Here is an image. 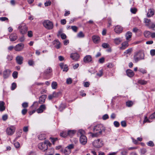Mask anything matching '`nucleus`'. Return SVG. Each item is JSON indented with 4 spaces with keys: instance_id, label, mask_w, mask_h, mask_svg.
Instances as JSON below:
<instances>
[{
    "instance_id": "56",
    "label": "nucleus",
    "mask_w": 155,
    "mask_h": 155,
    "mask_svg": "<svg viewBox=\"0 0 155 155\" xmlns=\"http://www.w3.org/2000/svg\"><path fill=\"white\" fill-rule=\"evenodd\" d=\"M61 38L62 39H64L66 38V36L65 34L64 33H61Z\"/></svg>"
},
{
    "instance_id": "58",
    "label": "nucleus",
    "mask_w": 155,
    "mask_h": 155,
    "mask_svg": "<svg viewBox=\"0 0 155 155\" xmlns=\"http://www.w3.org/2000/svg\"><path fill=\"white\" fill-rule=\"evenodd\" d=\"M51 2L50 1H47L45 3V6H48L51 5Z\"/></svg>"
},
{
    "instance_id": "60",
    "label": "nucleus",
    "mask_w": 155,
    "mask_h": 155,
    "mask_svg": "<svg viewBox=\"0 0 155 155\" xmlns=\"http://www.w3.org/2000/svg\"><path fill=\"white\" fill-rule=\"evenodd\" d=\"M114 126L116 127H119L120 125L119 123L117 121H114Z\"/></svg>"
},
{
    "instance_id": "54",
    "label": "nucleus",
    "mask_w": 155,
    "mask_h": 155,
    "mask_svg": "<svg viewBox=\"0 0 155 155\" xmlns=\"http://www.w3.org/2000/svg\"><path fill=\"white\" fill-rule=\"evenodd\" d=\"M147 145L151 147H153L154 146V143H153V142L151 141H149L147 143Z\"/></svg>"
},
{
    "instance_id": "17",
    "label": "nucleus",
    "mask_w": 155,
    "mask_h": 155,
    "mask_svg": "<svg viewBox=\"0 0 155 155\" xmlns=\"http://www.w3.org/2000/svg\"><path fill=\"white\" fill-rule=\"evenodd\" d=\"M11 71L9 70L6 69L3 71V75L4 78H8L10 73Z\"/></svg>"
},
{
    "instance_id": "26",
    "label": "nucleus",
    "mask_w": 155,
    "mask_h": 155,
    "mask_svg": "<svg viewBox=\"0 0 155 155\" xmlns=\"http://www.w3.org/2000/svg\"><path fill=\"white\" fill-rule=\"evenodd\" d=\"M122 41V39L121 38H116L114 39V42L117 45L119 44Z\"/></svg>"
},
{
    "instance_id": "55",
    "label": "nucleus",
    "mask_w": 155,
    "mask_h": 155,
    "mask_svg": "<svg viewBox=\"0 0 155 155\" xmlns=\"http://www.w3.org/2000/svg\"><path fill=\"white\" fill-rule=\"evenodd\" d=\"M141 153L142 154H144L146 152V149L143 148L140 149Z\"/></svg>"
},
{
    "instance_id": "62",
    "label": "nucleus",
    "mask_w": 155,
    "mask_h": 155,
    "mask_svg": "<svg viewBox=\"0 0 155 155\" xmlns=\"http://www.w3.org/2000/svg\"><path fill=\"white\" fill-rule=\"evenodd\" d=\"M121 126L124 127H125L126 126V121H122L121 122Z\"/></svg>"
},
{
    "instance_id": "37",
    "label": "nucleus",
    "mask_w": 155,
    "mask_h": 155,
    "mask_svg": "<svg viewBox=\"0 0 155 155\" xmlns=\"http://www.w3.org/2000/svg\"><path fill=\"white\" fill-rule=\"evenodd\" d=\"M102 47L104 48H108L110 47L109 45L107 43H104L102 44Z\"/></svg>"
},
{
    "instance_id": "43",
    "label": "nucleus",
    "mask_w": 155,
    "mask_h": 155,
    "mask_svg": "<svg viewBox=\"0 0 155 155\" xmlns=\"http://www.w3.org/2000/svg\"><path fill=\"white\" fill-rule=\"evenodd\" d=\"M123 151L121 152V155H127L128 153V151L127 150H125V149H123Z\"/></svg>"
},
{
    "instance_id": "29",
    "label": "nucleus",
    "mask_w": 155,
    "mask_h": 155,
    "mask_svg": "<svg viewBox=\"0 0 155 155\" xmlns=\"http://www.w3.org/2000/svg\"><path fill=\"white\" fill-rule=\"evenodd\" d=\"M138 83L141 85H143L147 84V81L144 80L140 79L138 80Z\"/></svg>"
},
{
    "instance_id": "28",
    "label": "nucleus",
    "mask_w": 155,
    "mask_h": 155,
    "mask_svg": "<svg viewBox=\"0 0 155 155\" xmlns=\"http://www.w3.org/2000/svg\"><path fill=\"white\" fill-rule=\"evenodd\" d=\"M76 132V131L75 130H69L68 132V136L70 137H71Z\"/></svg>"
},
{
    "instance_id": "36",
    "label": "nucleus",
    "mask_w": 155,
    "mask_h": 155,
    "mask_svg": "<svg viewBox=\"0 0 155 155\" xmlns=\"http://www.w3.org/2000/svg\"><path fill=\"white\" fill-rule=\"evenodd\" d=\"M57 86V83L56 82H53L51 84V87L53 89H56Z\"/></svg>"
},
{
    "instance_id": "33",
    "label": "nucleus",
    "mask_w": 155,
    "mask_h": 155,
    "mask_svg": "<svg viewBox=\"0 0 155 155\" xmlns=\"http://www.w3.org/2000/svg\"><path fill=\"white\" fill-rule=\"evenodd\" d=\"M150 34L151 33L149 31H146L144 32V36L147 38H149Z\"/></svg>"
},
{
    "instance_id": "64",
    "label": "nucleus",
    "mask_w": 155,
    "mask_h": 155,
    "mask_svg": "<svg viewBox=\"0 0 155 155\" xmlns=\"http://www.w3.org/2000/svg\"><path fill=\"white\" fill-rule=\"evenodd\" d=\"M150 53L152 56H153L155 55V50L152 49L150 51Z\"/></svg>"
},
{
    "instance_id": "15",
    "label": "nucleus",
    "mask_w": 155,
    "mask_h": 155,
    "mask_svg": "<svg viewBox=\"0 0 155 155\" xmlns=\"http://www.w3.org/2000/svg\"><path fill=\"white\" fill-rule=\"evenodd\" d=\"M23 57L21 56H18L16 57V60L17 63L19 64H21L23 63Z\"/></svg>"
},
{
    "instance_id": "7",
    "label": "nucleus",
    "mask_w": 155,
    "mask_h": 155,
    "mask_svg": "<svg viewBox=\"0 0 155 155\" xmlns=\"http://www.w3.org/2000/svg\"><path fill=\"white\" fill-rule=\"evenodd\" d=\"M24 48V45L22 43L18 44L14 47L15 50L17 51H22Z\"/></svg>"
},
{
    "instance_id": "59",
    "label": "nucleus",
    "mask_w": 155,
    "mask_h": 155,
    "mask_svg": "<svg viewBox=\"0 0 155 155\" xmlns=\"http://www.w3.org/2000/svg\"><path fill=\"white\" fill-rule=\"evenodd\" d=\"M66 147L69 149L71 150V149H73L74 148V145L73 144H71Z\"/></svg>"
},
{
    "instance_id": "48",
    "label": "nucleus",
    "mask_w": 155,
    "mask_h": 155,
    "mask_svg": "<svg viewBox=\"0 0 155 155\" xmlns=\"http://www.w3.org/2000/svg\"><path fill=\"white\" fill-rule=\"evenodd\" d=\"M138 70L143 74H145L147 73L145 69L142 68H139Z\"/></svg>"
},
{
    "instance_id": "4",
    "label": "nucleus",
    "mask_w": 155,
    "mask_h": 155,
    "mask_svg": "<svg viewBox=\"0 0 155 155\" xmlns=\"http://www.w3.org/2000/svg\"><path fill=\"white\" fill-rule=\"evenodd\" d=\"M42 23L43 26L47 29H51L53 28V23L49 20H44Z\"/></svg>"
},
{
    "instance_id": "8",
    "label": "nucleus",
    "mask_w": 155,
    "mask_h": 155,
    "mask_svg": "<svg viewBox=\"0 0 155 155\" xmlns=\"http://www.w3.org/2000/svg\"><path fill=\"white\" fill-rule=\"evenodd\" d=\"M15 128L13 126H11L7 129L6 133L8 135H12L14 133Z\"/></svg>"
},
{
    "instance_id": "41",
    "label": "nucleus",
    "mask_w": 155,
    "mask_h": 155,
    "mask_svg": "<svg viewBox=\"0 0 155 155\" xmlns=\"http://www.w3.org/2000/svg\"><path fill=\"white\" fill-rule=\"evenodd\" d=\"M52 71V69L50 68H49L45 71V73L46 74H48L51 73Z\"/></svg>"
},
{
    "instance_id": "31",
    "label": "nucleus",
    "mask_w": 155,
    "mask_h": 155,
    "mask_svg": "<svg viewBox=\"0 0 155 155\" xmlns=\"http://www.w3.org/2000/svg\"><path fill=\"white\" fill-rule=\"evenodd\" d=\"M133 51L132 48H129L126 50L124 52V55L126 54H130Z\"/></svg>"
},
{
    "instance_id": "20",
    "label": "nucleus",
    "mask_w": 155,
    "mask_h": 155,
    "mask_svg": "<svg viewBox=\"0 0 155 155\" xmlns=\"http://www.w3.org/2000/svg\"><path fill=\"white\" fill-rule=\"evenodd\" d=\"M132 36V33L130 31H128L127 33H126L125 36L126 37V39L128 41L130 40V38H131Z\"/></svg>"
},
{
    "instance_id": "32",
    "label": "nucleus",
    "mask_w": 155,
    "mask_h": 155,
    "mask_svg": "<svg viewBox=\"0 0 155 155\" xmlns=\"http://www.w3.org/2000/svg\"><path fill=\"white\" fill-rule=\"evenodd\" d=\"M54 149H51V150H48L45 153V155H53L54 154Z\"/></svg>"
},
{
    "instance_id": "22",
    "label": "nucleus",
    "mask_w": 155,
    "mask_h": 155,
    "mask_svg": "<svg viewBox=\"0 0 155 155\" xmlns=\"http://www.w3.org/2000/svg\"><path fill=\"white\" fill-rule=\"evenodd\" d=\"M92 40L95 43H97L100 40V37L97 35H94L92 36Z\"/></svg>"
},
{
    "instance_id": "61",
    "label": "nucleus",
    "mask_w": 155,
    "mask_h": 155,
    "mask_svg": "<svg viewBox=\"0 0 155 155\" xmlns=\"http://www.w3.org/2000/svg\"><path fill=\"white\" fill-rule=\"evenodd\" d=\"M15 146L16 148H18L20 147V144L18 142H16L14 143Z\"/></svg>"
},
{
    "instance_id": "24",
    "label": "nucleus",
    "mask_w": 155,
    "mask_h": 155,
    "mask_svg": "<svg viewBox=\"0 0 155 155\" xmlns=\"http://www.w3.org/2000/svg\"><path fill=\"white\" fill-rule=\"evenodd\" d=\"M5 103L3 101H0V111H2L5 110Z\"/></svg>"
},
{
    "instance_id": "3",
    "label": "nucleus",
    "mask_w": 155,
    "mask_h": 155,
    "mask_svg": "<svg viewBox=\"0 0 155 155\" xmlns=\"http://www.w3.org/2000/svg\"><path fill=\"white\" fill-rule=\"evenodd\" d=\"M144 54L142 52H138L136 53L134 56V59L135 62L137 63L139 61L144 59Z\"/></svg>"
},
{
    "instance_id": "49",
    "label": "nucleus",
    "mask_w": 155,
    "mask_h": 155,
    "mask_svg": "<svg viewBox=\"0 0 155 155\" xmlns=\"http://www.w3.org/2000/svg\"><path fill=\"white\" fill-rule=\"evenodd\" d=\"M65 107V106L64 105V104H61L59 107V110H60L61 111L62 110H63L64 109Z\"/></svg>"
},
{
    "instance_id": "50",
    "label": "nucleus",
    "mask_w": 155,
    "mask_h": 155,
    "mask_svg": "<svg viewBox=\"0 0 155 155\" xmlns=\"http://www.w3.org/2000/svg\"><path fill=\"white\" fill-rule=\"evenodd\" d=\"M59 94L60 92H54L52 94L53 96L54 97H58Z\"/></svg>"
},
{
    "instance_id": "42",
    "label": "nucleus",
    "mask_w": 155,
    "mask_h": 155,
    "mask_svg": "<svg viewBox=\"0 0 155 155\" xmlns=\"http://www.w3.org/2000/svg\"><path fill=\"white\" fill-rule=\"evenodd\" d=\"M126 104L127 106L128 107H130L133 104V103L132 101H128L126 102Z\"/></svg>"
},
{
    "instance_id": "51",
    "label": "nucleus",
    "mask_w": 155,
    "mask_h": 155,
    "mask_svg": "<svg viewBox=\"0 0 155 155\" xmlns=\"http://www.w3.org/2000/svg\"><path fill=\"white\" fill-rule=\"evenodd\" d=\"M103 71L101 70L99 71V72L97 73V75L99 76V77L101 76L103 74Z\"/></svg>"
},
{
    "instance_id": "2",
    "label": "nucleus",
    "mask_w": 155,
    "mask_h": 155,
    "mask_svg": "<svg viewBox=\"0 0 155 155\" xmlns=\"http://www.w3.org/2000/svg\"><path fill=\"white\" fill-rule=\"evenodd\" d=\"M51 144L48 140L45 141L43 143H39L38 145V148L43 151H45L48 148V146H50Z\"/></svg>"
},
{
    "instance_id": "46",
    "label": "nucleus",
    "mask_w": 155,
    "mask_h": 155,
    "mask_svg": "<svg viewBox=\"0 0 155 155\" xmlns=\"http://www.w3.org/2000/svg\"><path fill=\"white\" fill-rule=\"evenodd\" d=\"M25 40V38L24 36H22L21 37L19 38L18 40L21 42H24Z\"/></svg>"
},
{
    "instance_id": "6",
    "label": "nucleus",
    "mask_w": 155,
    "mask_h": 155,
    "mask_svg": "<svg viewBox=\"0 0 155 155\" xmlns=\"http://www.w3.org/2000/svg\"><path fill=\"white\" fill-rule=\"evenodd\" d=\"M18 28L19 29L20 33L22 34H25L27 31V27L24 23L21 24L19 26Z\"/></svg>"
},
{
    "instance_id": "39",
    "label": "nucleus",
    "mask_w": 155,
    "mask_h": 155,
    "mask_svg": "<svg viewBox=\"0 0 155 155\" xmlns=\"http://www.w3.org/2000/svg\"><path fill=\"white\" fill-rule=\"evenodd\" d=\"M28 64L30 66H33L34 65V62L32 59H31L28 61Z\"/></svg>"
},
{
    "instance_id": "44",
    "label": "nucleus",
    "mask_w": 155,
    "mask_h": 155,
    "mask_svg": "<svg viewBox=\"0 0 155 155\" xmlns=\"http://www.w3.org/2000/svg\"><path fill=\"white\" fill-rule=\"evenodd\" d=\"M150 21H151V20L150 19H148L146 18H145L144 19V22L146 24H149V25H150Z\"/></svg>"
},
{
    "instance_id": "52",
    "label": "nucleus",
    "mask_w": 155,
    "mask_h": 155,
    "mask_svg": "<svg viewBox=\"0 0 155 155\" xmlns=\"http://www.w3.org/2000/svg\"><path fill=\"white\" fill-rule=\"evenodd\" d=\"M16 87V84L15 83H13L12 84L11 90H14Z\"/></svg>"
},
{
    "instance_id": "16",
    "label": "nucleus",
    "mask_w": 155,
    "mask_h": 155,
    "mask_svg": "<svg viewBox=\"0 0 155 155\" xmlns=\"http://www.w3.org/2000/svg\"><path fill=\"white\" fill-rule=\"evenodd\" d=\"M129 46L128 41H125L121 44V46L120 48L121 50H123L126 49Z\"/></svg>"
},
{
    "instance_id": "63",
    "label": "nucleus",
    "mask_w": 155,
    "mask_h": 155,
    "mask_svg": "<svg viewBox=\"0 0 155 155\" xmlns=\"http://www.w3.org/2000/svg\"><path fill=\"white\" fill-rule=\"evenodd\" d=\"M137 11V9L135 8H131L130 9L131 12L134 14H135Z\"/></svg>"
},
{
    "instance_id": "23",
    "label": "nucleus",
    "mask_w": 155,
    "mask_h": 155,
    "mask_svg": "<svg viewBox=\"0 0 155 155\" xmlns=\"http://www.w3.org/2000/svg\"><path fill=\"white\" fill-rule=\"evenodd\" d=\"M54 44H55V47L57 49H59L61 46V44L59 41L55 40L53 41Z\"/></svg>"
},
{
    "instance_id": "21",
    "label": "nucleus",
    "mask_w": 155,
    "mask_h": 155,
    "mask_svg": "<svg viewBox=\"0 0 155 155\" xmlns=\"http://www.w3.org/2000/svg\"><path fill=\"white\" fill-rule=\"evenodd\" d=\"M127 75L130 77H132L134 75V73L133 71L130 70L128 69L126 71Z\"/></svg>"
},
{
    "instance_id": "47",
    "label": "nucleus",
    "mask_w": 155,
    "mask_h": 155,
    "mask_svg": "<svg viewBox=\"0 0 155 155\" xmlns=\"http://www.w3.org/2000/svg\"><path fill=\"white\" fill-rule=\"evenodd\" d=\"M71 28L73 31L75 32H76L78 30V27L75 26H71Z\"/></svg>"
},
{
    "instance_id": "18",
    "label": "nucleus",
    "mask_w": 155,
    "mask_h": 155,
    "mask_svg": "<svg viewBox=\"0 0 155 155\" xmlns=\"http://www.w3.org/2000/svg\"><path fill=\"white\" fill-rule=\"evenodd\" d=\"M46 96L45 95H43L39 98L38 102L40 104H42L45 102Z\"/></svg>"
},
{
    "instance_id": "45",
    "label": "nucleus",
    "mask_w": 155,
    "mask_h": 155,
    "mask_svg": "<svg viewBox=\"0 0 155 155\" xmlns=\"http://www.w3.org/2000/svg\"><path fill=\"white\" fill-rule=\"evenodd\" d=\"M18 73L17 71H14L12 74V76L14 79L18 77Z\"/></svg>"
},
{
    "instance_id": "27",
    "label": "nucleus",
    "mask_w": 155,
    "mask_h": 155,
    "mask_svg": "<svg viewBox=\"0 0 155 155\" xmlns=\"http://www.w3.org/2000/svg\"><path fill=\"white\" fill-rule=\"evenodd\" d=\"M63 153L65 155H68L71 152V150H70L66 147L63 151Z\"/></svg>"
},
{
    "instance_id": "11",
    "label": "nucleus",
    "mask_w": 155,
    "mask_h": 155,
    "mask_svg": "<svg viewBox=\"0 0 155 155\" xmlns=\"http://www.w3.org/2000/svg\"><path fill=\"white\" fill-rule=\"evenodd\" d=\"M46 109V107L45 104H42L38 108L36 111L38 113H42L44 110Z\"/></svg>"
},
{
    "instance_id": "14",
    "label": "nucleus",
    "mask_w": 155,
    "mask_h": 155,
    "mask_svg": "<svg viewBox=\"0 0 155 155\" xmlns=\"http://www.w3.org/2000/svg\"><path fill=\"white\" fill-rule=\"evenodd\" d=\"M92 60V58L90 55H87L85 56L83 59V61L85 63H89Z\"/></svg>"
},
{
    "instance_id": "35",
    "label": "nucleus",
    "mask_w": 155,
    "mask_h": 155,
    "mask_svg": "<svg viewBox=\"0 0 155 155\" xmlns=\"http://www.w3.org/2000/svg\"><path fill=\"white\" fill-rule=\"evenodd\" d=\"M38 138L40 140H43L45 139V135L44 134H41L38 135Z\"/></svg>"
},
{
    "instance_id": "40",
    "label": "nucleus",
    "mask_w": 155,
    "mask_h": 155,
    "mask_svg": "<svg viewBox=\"0 0 155 155\" xmlns=\"http://www.w3.org/2000/svg\"><path fill=\"white\" fill-rule=\"evenodd\" d=\"M77 36L80 38H83L84 35L82 31L80 32L77 35Z\"/></svg>"
},
{
    "instance_id": "9",
    "label": "nucleus",
    "mask_w": 155,
    "mask_h": 155,
    "mask_svg": "<svg viewBox=\"0 0 155 155\" xmlns=\"http://www.w3.org/2000/svg\"><path fill=\"white\" fill-rule=\"evenodd\" d=\"M87 138L85 135H81L80 138V143L82 145H85L87 142Z\"/></svg>"
},
{
    "instance_id": "13",
    "label": "nucleus",
    "mask_w": 155,
    "mask_h": 155,
    "mask_svg": "<svg viewBox=\"0 0 155 155\" xmlns=\"http://www.w3.org/2000/svg\"><path fill=\"white\" fill-rule=\"evenodd\" d=\"M123 30V28L119 25L116 26L114 29V31L118 34H120L122 32Z\"/></svg>"
},
{
    "instance_id": "10",
    "label": "nucleus",
    "mask_w": 155,
    "mask_h": 155,
    "mask_svg": "<svg viewBox=\"0 0 155 155\" xmlns=\"http://www.w3.org/2000/svg\"><path fill=\"white\" fill-rule=\"evenodd\" d=\"M70 58L75 61H78L79 56L77 53H73L71 54Z\"/></svg>"
},
{
    "instance_id": "19",
    "label": "nucleus",
    "mask_w": 155,
    "mask_h": 155,
    "mask_svg": "<svg viewBox=\"0 0 155 155\" xmlns=\"http://www.w3.org/2000/svg\"><path fill=\"white\" fill-rule=\"evenodd\" d=\"M60 66L63 71L66 72L68 70V65L66 64H64L63 63H60Z\"/></svg>"
},
{
    "instance_id": "25",
    "label": "nucleus",
    "mask_w": 155,
    "mask_h": 155,
    "mask_svg": "<svg viewBox=\"0 0 155 155\" xmlns=\"http://www.w3.org/2000/svg\"><path fill=\"white\" fill-rule=\"evenodd\" d=\"M154 14V11L153 9H150L149 10L147 14V17H150L153 16Z\"/></svg>"
},
{
    "instance_id": "1",
    "label": "nucleus",
    "mask_w": 155,
    "mask_h": 155,
    "mask_svg": "<svg viewBox=\"0 0 155 155\" xmlns=\"http://www.w3.org/2000/svg\"><path fill=\"white\" fill-rule=\"evenodd\" d=\"M93 133L90 132L92 137H98L102 135L105 131L104 128L101 125H98L94 126L93 129Z\"/></svg>"
},
{
    "instance_id": "34",
    "label": "nucleus",
    "mask_w": 155,
    "mask_h": 155,
    "mask_svg": "<svg viewBox=\"0 0 155 155\" xmlns=\"http://www.w3.org/2000/svg\"><path fill=\"white\" fill-rule=\"evenodd\" d=\"M60 135L61 136L65 137L68 136V132L66 131H63L60 133Z\"/></svg>"
},
{
    "instance_id": "30",
    "label": "nucleus",
    "mask_w": 155,
    "mask_h": 155,
    "mask_svg": "<svg viewBox=\"0 0 155 155\" xmlns=\"http://www.w3.org/2000/svg\"><path fill=\"white\" fill-rule=\"evenodd\" d=\"M146 25L148 27L152 29L154 28L155 27V24L153 23H150V25H149V24H146Z\"/></svg>"
},
{
    "instance_id": "38",
    "label": "nucleus",
    "mask_w": 155,
    "mask_h": 155,
    "mask_svg": "<svg viewBox=\"0 0 155 155\" xmlns=\"http://www.w3.org/2000/svg\"><path fill=\"white\" fill-rule=\"evenodd\" d=\"M85 133L84 130H79L78 131V135L79 134L81 135V136L84 135Z\"/></svg>"
},
{
    "instance_id": "12",
    "label": "nucleus",
    "mask_w": 155,
    "mask_h": 155,
    "mask_svg": "<svg viewBox=\"0 0 155 155\" xmlns=\"http://www.w3.org/2000/svg\"><path fill=\"white\" fill-rule=\"evenodd\" d=\"M18 38V37L17 34L15 33H12L9 37L10 40L12 41H13L16 40Z\"/></svg>"
},
{
    "instance_id": "57",
    "label": "nucleus",
    "mask_w": 155,
    "mask_h": 155,
    "mask_svg": "<svg viewBox=\"0 0 155 155\" xmlns=\"http://www.w3.org/2000/svg\"><path fill=\"white\" fill-rule=\"evenodd\" d=\"M149 119H154L155 118V112L152 114L149 117Z\"/></svg>"
},
{
    "instance_id": "5",
    "label": "nucleus",
    "mask_w": 155,
    "mask_h": 155,
    "mask_svg": "<svg viewBox=\"0 0 155 155\" xmlns=\"http://www.w3.org/2000/svg\"><path fill=\"white\" fill-rule=\"evenodd\" d=\"M93 146L96 148H100L103 145L102 140L100 139L94 140L93 142Z\"/></svg>"
},
{
    "instance_id": "53",
    "label": "nucleus",
    "mask_w": 155,
    "mask_h": 155,
    "mask_svg": "<svg viewBox=\"0 0 155 155\" xmlns=\"http://www.w3.org/2000/svg\"><path fill=\"white\" fill-rule=\"evenodd\" d=\"M72 80L71 78H68L67 79L66 83L67 84H71L72 83Z\"/></svg>"
}]
</instances>
